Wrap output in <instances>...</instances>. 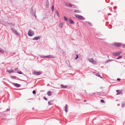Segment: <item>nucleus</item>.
<instances>
[{
    "label": "nucleus",
    "mask_w": 125,
    "mask_h": 125,
    "mask_svg": "<svg viewBox=\"0 0 125 125\" xmlns=\"http://www.w3.org/2000/svg\"><path fill=\"white\" fill-rule=\"evenodd\" d=\"M113 45L116 47H121L122 45L123 47L125 48V44H123L121 43L115 42L114 43Z\"/></svg>",
    "instance_id": "nucleus-1"
},
{
    "label": "nucleus",
    "mask_w": 125,
    "mask_h": 125,
    "mask_svg": "<svg viewBox=\"0 0 125 125\" xmlns=\"http://www.w3.org/2000/svg\"><path fill=\"white\" fill-rule=\"evenodd\" d=\"M75 16L76 18L81 20H84L85 19V18L84 17L80 15L76 14L75 15Z\"/></svg>",
    "instance_id": "nucleus-2"
},
{
    "label": "nucleus",
    "mask_w": 125,
    "mask_h": 125,
    "mask_svg": "<svg viewBox=\"0 0 125 125\" xmlns=\"http://www.w3.org/2000/svg\"><path fill=\"white\" fill-rule=\"evenodd\" d=\"M28 34L29 36H31L33 35H34V32L32 31L30 29L28 31Z\"/></svg>",
    "instance_id": "nucleus-3"
},
{
    "label": "nucleus",
    "mask_w": 125,
    "mask_h": 125,
    "mask_svg": "<svg viewBox=\"0 0 125 125\" xmlns=\"http://www.w3.org/2000/svg\"><path fill=\"white\" fill-rule=\"evenodd\" d=\"M42 72L41 71H39V72H37L36 71H34L33 72V73L35 75L38 76L42 74Z\"/></svg>",
    "instance_id": "nucleus-4"
},
{
    "label": "nucleus",
    "mask_w": 125,
    "mask_h": 125,
    "mask_svg": "<svg viewBox=\"0 0 125 125\" xmlns=\"http://www.w3.org/2000/svg\"><path fill=\"white\" fill-rule=\"evenodd\" d=\"M121 52L120 51H118L116 52L113 53L112 55L115 56H117L120 54Z\"/></svg>",
    "instance_id": "nucleus-5"
},
{
    "label": "nucleus",
    "mask_w": 125,
    "mask_h": 125,
    "mask_svg": "<svg viewBox=\"0 0 125 125\" xmlns=\"http://www.w3.org/2000/svg\"><path fill=\"white\" fill-rule=\"evenodd\" d=\"M11 31H12L13 33L15 34L16 35H19L18 33L17 32V31H16L15 29H13L12 28H11Z\"/></svg>",
    "instance_id": "nucleus-6"
},
{
    "label": "nucleus",
    "mask_w": 125,
    "mask_h": 125,
    "mask_svg": "<svg viewBox=\"0 0 125 125\" xmlns=\"http://www.w3.org/2000/svg\"><path fill=\"white\" fill-rule=\"evenodd\" d=\"M42 37L41 36H38L35 37L33 39V40H37L39 39Z\"/></svg>",
    "instance_id": "nucleus-7"
},
{
    "label": "nucleus",
    "mask_w": 125,
    "mask_h": 125,
    "mask_svg": "<svg viewBox=\"0 0 125 125\" xmlns=\"http://www.w3.org/2000/svg\"><path fill=\"white\" fill-rule=\"evenodd\" d=\"M13 84L16 87L19 88L21 86V85L17 83H13Z\"/></svg>",
    "instance_id": "nucleus-8"
},
{
    "label": "nucleus",
    "mask_w": 125,
    "mask_h": 125,
    "mask_svg": "<svg viewBox=\"0 0 125 125\" xmlns=\"http://www.w3.org/2000/svg\"><path fill=\"white\" fill-rule=\"evenodd\" d=\"M46 58H55V57L54 55H47L46 56Z\"/></svg>",
    "instance_id": "nucleus-9"
},
{
    "label": "nucleus",
    "mask_w": 125,
    "mask_h": 125,
    "mask_svg": "<svg viewBox=\"0 0 125 125\" xmlns=\"http://www.w3.org/2000/svg\"><path fill=\"white\" fill-rule=\"evenodd\" d=\"M69 22L71 24H73L74 23V21L71 18L69 19Z\"/></svg>",
    "instance_id": "nucleus-10"
},
{
    "label": "nucleus",
    "mask_w": 125,
    "mask_h": 125,
    "mask_svg": "<svg viewBox=\"0 0 125 125\" xmlns=\"http://www.w3.org/2000/svg\"><path fill=\"white\" fill-rule=\"evenodd\" d=\"M31 14L33 16H34L36 17L35 16V11H31Z\"/></svg>",
    "instance_id": "nucleus-11"
},
{
    "label": "nucleus",
    "mask_w": 125,
    "mask_h": 125,
    "mask_svg": "<svg viewBox=\"0 0 125 125\" xmlns=\"http://www.w3.org/2000/svg\"><path fill=\"white\" fill-rule=\"evenodd\" d=\"M116 91L117 92V93L116 94L117 95L120 94L122 93V91L119 90H116Z\"/></svg>",
    "instance_id": "nucleus-12"
},
{
    "label": "nucleus",
    "mask_w": 125,
    "mask_h": 125,
    "mask_svg": "<svg viewBox=\"0 0 125 125\" xmlns=\"http://www.w3.org/2000/svg\"><path fill=\"white\" fill-rule=\"evenodd\" d=\"M68 106L66 104L65 107V112L67 113L68 111Z\"/></svg>",
    "instance_id": "nucleus-13"
},
{
    "label": "nucleus",
    "mask_w": 125,
    "mask_h": 125,
    "mask_svg": "<svg viewBox=\"0 0 125 125\" xmlns=\"http://www.w3.org/2000/svg\"><path fill=\"white\" fill-rule=\"evenodd\" d=\"M60 86L62 88H66L67 87V85H64L63 84H62Z\"/></svg>",
    "instance_id": "nucleus-14"
},
{
    "label": "nucleus",
    "mask_w": 125,
    "mask_h": 125,
    "mask_svg": "<svg viewBox=\"0 0 125 125\" xmlns=\"http://www.w3.org/2000/svg\"><path fill=\"white\" fill-rule=\"evenodd\" d=\"M97 76L100 77V78H102L103 77L102 76H101L100 75V74L99 73H96V74H95Z\"/></svg>",
    "instance_id": "nucleus-15"
},
{
    "label": "nucleus",
    "mask_w": 125,
    "mask_h": 125,
    "mask_svg": "<svg viewBox=\"0 0 125 125\" xmlns=\"http://www.w3.org/2000/svg\"><path fill=\"white\" fill-rule=\"evenodd\" d=\"M65 5L67 6H69L71 7H72L73 6L72 4L69 3H66Z\"/></svg>",
    "instance_id": "nucleus-16"
},
{
    "label": "nucleus",
    "mask_w": 125,
    "mask_h": 125,
    "mask_svg": "<svg viewBox=\"0 0 125 125\" xmlns=\"http://www.w3.org/2000/svg\"><path fill=\"white\" fill-rule=\"evenodd\" d=\"M7 71L10 73H13L14 72V71L12 69H11L10 70H8Z\"/></svg>",
    "instance_id": "nucleus-17"
},
{
    "label": "nucleus",
    "mask_w": 125,
    "mask_h": 125,
    "mask_svg": "<svg viewBox=\"0 0 125 125\" xmlns=\"http://www.w3.org/2000/svg\"><path fill=\"white\" fill-rule=\"evenodd\" d=\"M113 60H107L105 62V63H108L109 62H111V61H112Z\"/></svg>",
    "instance_id": "nucleus-18"
},
{
    "label": "nucleus",
    "mask_w": 125,
    "mask_h": 125,
    "mask_svg": "<svg viewBox=\"0 0 125 125\" xmlns=\"http://www.w3.org/2000/svg\"><path fill=\"white\" fill-rule=\"evenodd\" d=\"M63 25V24L61 22L60 23L59 25V27L62 28Z\"/></svg>",
    "instance_id": "nucleus-19"
},
{
    "label": "nucleus",
    "mask_w": 125,
    "mask_h": 125,
    "mask_svg": "<svg viewBox=\"0 0 125 125\" xmlns=\"http://www.w3.org/2000/svg\"><path fill=\"white\" fill-rule=\"evenodd\" d=\"M4 51L2 49L0 48V53H4Z\"/></svg>",
    "instance_id": "nucleus-20"
},
{
    "label": "nucleus",
    "mask_w": 125,
    "mask_h": 125,
    "mask_svg": "<svg viewBox=\"0 0 125 125\" xmlns=\"http://www.w3.org/2000/svg\"><path fill=\"white\" fill-rule=\"evenodd\" d=\"M81 12V11L79 10H76L74 11V12L75 13H80Z\"/></svg>",
    "instance_id": "nucleus-21"
},
{
    "label": "nucleus",
    "mask_w": 125,
    "mask_h": 125,
    "mask_svg": "<svg viewBox=\"0 0 125 125\" xmlns=\"http://www.w3.org/2000/svg\"><path fill=\"white\" fill-rule=\"evenodd\" d=\"M89 61L90 62L92 63L93 62V61L94 60H93V58H91L89 59Z\"/></svg>",
    "instance_id": "nucleus-22"
},
{
    "label": "nucleus",
    "mask_w": 125,
    "mask_h": 125,
    "mask_svg": "<svg viewBox=\"0 0 125 125\" xmlns=\"http://www.w3.org/2000/svg\"><path fill=\"white\" fill-rule=\"evenodd\" d=\"M47 94L49 96H51V92L50 91L48 92Z\"/></svg>",
    "instance_id": "nucleus-23"
},
{
    "label": "nucleus",
    "mask_w": 125,
    "mask_h": 125,
    "mask_svg": "<svg viewBox=\"0 0 125 125\" xmlns=\"http://www.w3.org/2000/svg\"><path fill=\"white\" fill-rule=\"evenodd\" d=\"M64 20L66 21H68V20L67 19V18L65 16H64L63 17Z\"/></svg>",
    "instance_id": "nucleus-24"
},
{
    "label": "nucleus",
    "mask_w": 125,
    "mask_h": 125,
    "mask_svg": "<svg viewBox=\"0 0 125 125\" xmlns=\"http://www.w3.org/2000/svg\"><path fill=\"white\" fill-rule=\"evenodd\" d=\"M39 56L41 58H46V56H44L43 55H39Z\"/></svg>",
    "instance_id": "nucleus-25"
},
{
    "label": "nucleus",
    "mask_w": 125,
    "mask_h": 125,
    "mask_svg": "<svg viewBox=\"0 0 125 125\" xmlns=\"http://www.w3.org/2000/svg\"><path fill=\"white\" fill-rule=\"evenodd\" d=\"M92 63L94 64H97V62L96 61L93 60Z\"/></svg>",
    "instance_id": "nucleus-26"
},
{
    "label": "nucleus",
    "mask_w": 125,
    "mask_h": 125,
    "mask_svg": "<svg viewBox=\"0 0 125 125\" xmlns=\"http://www.w3.org/2000/svg\"><path fill=\"white\" fill-rule=\"evenodd\" d=\"M10 78L12 79H15L16 78V77L15 76H10Z\"/></svg>",
    "instance_id": "nucleus-27"
},
{
    "label": "nucleus",
    "mask_w": 125,
    "mask_h": 125,
    "mask_svg": "<svg viewBox=\"0 0 125 125\" xmlns=\"http://www.w3.org/2000/svg\"><path fill=\"white\" fill-rule=\"evenodd\" d=\"M56 12L57 15V16H58L59 17V13L58 12V11L57 10H56Z\"/></svg>",
    "instance_id": "nucleus-28"
},
{
    "label": "nucleus",
    "mask_w": 125,
    "mask_h": 125,
    "mask_svg": "<svg viewBox=\"0 0 125 125\" xmlns=\"http://www.w3.org/2000/svg\"><path fill=\"white\" fill-rule=\"evenodd\" d=\"M17 73L19 74H22V73L21 71H17Z\"/></svg>",
    "instance_id": "nucleus-29"
},
{
    "label": "nucleus",
    "mask_w": 125,
    "mask_h": 125,
    "mask_svg": "<svg viewBox=\"0 0 125 125\" xmlns=\"http://www.w3.org/2000/svg\"><path fill=\"white\" fill-rule=\"evenodd\" d=\"M51 9H52V11H54V6H52V8H51Z\"/></svg>",
    "instance_id": "nucleus-30"
},
{
    "label": "nucleus",
    "mask_w": 125,
    "mask_h": 125,
    "mask_svg": "<svg viewBox=\"0 0 125 125\" xmlns=\"http://www.w3.org/2000/svg\"><path fill=\"white\" fill-rule=\"evenodd\" d=\"M32 93L33 94H36V91L35 90H33L32 91Z\"/></svg>",
    "instance_id": "nucleus-31"
},
{
    "label": "nucleus",
    "mask_w": 125,
    "mask_h": 125,
    "mask_svg": "<svg viewBox=\"0 0 125 125\" xmlns=\"http://www.w3.org/2000/svg\"><path fill=\"white\" fill-rule=\"evenodd\" d=\"M8 24H10L12 26H14V24H13L12 23H8Z\"/></svg>",
    "instance_id": "nucleus-32"
},
{
    "label": "nucleus",
    "mask_w": 125,
    "mask_h": 125,
    "mask_svg": "<svg viewBox=\"0 0 125 125\" xmlns=\"http://www.w3.org/2000/svg\"><path fill=\"white\" fill-rule=\"evenodd\" d=\"M10 110V108H7L5 111V112H8Z\"/></svg>",
    "instance_id": "nucleus-33"
},
{
    "label": "nucleus",
    "mask_w": 125,
    "mask_h": 125,
    "mask_svg": "<svg viewBox=\"0 0 125 125\" xmlns=\"http://www.w3.org/2000/svg\"><path fill=\"white\" fill-rule=\"evenodd\" d=\"M122 58V57L121 56H119L117 58V59H119Z\"/></svg>",
    "instance_id": "nucleus-34"
},
{
    "label": "nucleus",
    "mask_w": 125,
    "mask_h": 125,
    "mask_svg": "<svg viewBox=\"0 0 125 125\" xmlns=\"http://www.w3.org/2000/svg\"><path fill=\"white\" fill-rule=\"evenodd\" d=\"M101 102L102 103H104V100L102 99L101 100Z\"/></svg>",
    "instance_id": "nucleus-35"
},
{
    "label": "nucleus",
    "mask_w": 125,
    "mask_h": 125,
    "mask_svg": "<svg viewBox=\"0 0 125 125\" xmlns=\"http://www.w3.org/2000/svg\"><path fill=\"white\" fill-rule=\"evenodd\" d=\"M76 58H75L74 59H75V60H76V59H77V58H78V55L77 54V55H76Z\"/></svg>",
    "instance_id": "nucleus-36"
},
{
    "label": "nucleus",
    "mask_w": 125,
    "mask_h": 125,
    "mask_svg": "<svg viewBox=\"0 0 125 125\" xmlns=\"http://www.w3.org/2000/svg\"><path fill=\"white\" fill-rule=\"evenodd\" d=\"M125 103H124V104L123 103L122 105V107H124V106H125Z\"/></svg>",
    "instance_id": "nucleus-37"
},
{
    "label": "nucleus",
    "mask_w": 125,
    "mask_h": 125,
    "mask_svg": "<svg viewBox=\"0 0 125 125\" xmlns=\"http://www.w3.org/2000/svg\"><path fill=\"white\" fill-rule=\"evenodd\" d=\"M43 99L45 100H47V98L45 96L43 97Z\"/></svg>",
    "instance_id": "nucleus-38"
},
{
    "label": "nucleus",
    "mask_w": 125,
    "mask_h": 125,
    "mask_svg": "<svg viewBox=\"0 0 125 125\" xmlns=\"http://www.w3.org/2000/svg\"><path fill=\"white\" fill-rule=\"evenodd\" d=\"M48 104L49 105H52V104L51 103H50V101L48 102Z\"/></svg>",
    "instance_id": "nucleus-39"
},
{
    "label": "nucleus",
    "mask_w": 125,
    "mask_h": 125,
    "mask_svg": "<svg viewBox=\"0 0 125 125\" xmlns=\"http://www.w3.org/2000/svg\"><path fill=\"white\" fill-rule=\"evenodd\" d=\"M18 68H15L14 70L15 71H17V70H18Z\"/></svg>",
    "instance_id": "nucleus-40"
},
{
    "label": "nucleus",
    "mask_w": 125,
    "mask_h": 125,
    "mask_svg": "<svg viewBox=\"0 0 125 125\" xmlns=\"http://www.w3.org/2000/svg\"><path fill=\"white\" fill-rule=\"evenodd\" d=\"M88 23L90 25H92V23H91V22H88Z\"/></svg>",
    "instance_id": "nucleus-41"
},
{
    "label": "nucleus",
    "mask_w": 125,
    "mask_h": 125,
    "mask_svg": "<svg viewBox=\"0 0 125 125\" xmlns=\"http://www.w3.org/2000/svg\"><path fill=\"white\" fill-rule=\"evenodd\" d=\"M121 80V79L120 78H118L117 79V80L118 81H120Z\"/></svg>",
    "instance_id": "nucleus-42"
},
{
    "label": "nucleus",
    "mask_w": 125,
    "mask_h": 125,
    "mask_svg": "<svg viewBox=\"0 0 125 125\" xmlns=\"http://www.w3.org/2000/svg\"><path fill=\"white\" fill-rule=\"evenodd\" d=\"M117 8V6H115L114 7V9H115Z\"/></svg>",
    "instance_id": "nucleus-43"
},
{
    "label": "nucleus",
    "mask_w": 125,
    "mask_h": 125,
    "mask_svg": "<svg viewBox=\"0 0 125 125\" xmlns=\"http://www.w3.org/2000/svg\"><path fill=\"white\" fill-rule=\"evenodd\" d=\"M33 9H32V7L31 8V11H33Z\"/></svg>",
    "instance_id": "nucleus-44"
},
{
    "label": "nucleus",
    "mask_w": 125,
    "mask_h": 125,
    "mask_svg": "<svg viewBox=\"0 0 125 125\" xmlns=\"http://www.w3.org/2000/svg\"><path fill=\"white\" fill-rule=\"evenodd\" d=\"M98 93H93V94H97Z\"/></svg>",
    "instance_id": "nucleus-45"
},
{
    "label": "nucleus",
    "mask_w": 125,
    "mask_h": 125,
    "mask_svg": "<svg viewBox=\"0 0 125 125\" xmlns=\"http://www.w3.org/2000/svg\"><path fill=\"white\" fill-rule=\"evenodd\" d=\"M111 14L110 13L108 14V15H111Z\"/></svg>",
    "instance_id": "nucleus-46"
},
{
    "label": "nucleus",
    "mask_w": 125,
    "mask_h": 125,
    "mask_svg": "<svg viewBox=\"0 0 125 125\" xmlns=\"http://www.w3.org/2000/svg\"><path fill=\"white\" fill-rule=\"evenodd\" d=\"M9 0L11 2H12V0Z\"/></svg>",
    "instance_id": "nucleus-47"
},
{
    "label": "nucleus",
    "mask_w": 125,
    "mask_h": 125,
    "mask_svg": "<svg viewBox=\"0 0 125 125\" xmlns=\"http://www.w3.org/2000/svg\"><path fill=\"white\" fill-rule=\"evenodd\" d=\"M84 92H85V93H86V90H84Z\"/></svg>",
    "instance_id": "nucleus-48"
},
{
    "label": "nucleus",
    "mask_w": 125,
    "mask_h": 125,
    "mask_svg": "<svg viewBox=\"0 0 125 125\" xmlns=\"http://www.w3.org/2000/svg\"><path fill=\"white\" fill-rule=\"evenodd\" d=\"M86 101L85 100L84 101V102H86Z\"/></svg>",
    "instance_id": "nucleus-49"
},
{
    "label": "nucleus",
    "mask_w": 125,
    "mask_h": 125,
    "mask_svg": "<svg viewBox=\"0 0 125 125\" xmlns=\"http://www.w3.org/2000/svg\"><path fill=\"white\" fill-rule=\"evenodd\" d=\"M113 4V3H111V4Z\"/></svg>",
    "instance_id": "nucleus-50"
},
{
    "label": "nucleus",
    "mask_w": 125,
    "mask_h": 125,
    "mask_svg": "<svg viewBox=\"0 0 125 125\" xmlns=\"http://www.w3.org/2000/svg\"><path fill=\"white\" fill-rule=\"evenodd\" d=\"M17 80H19V78H17Z\"/></svg>",
    "instance_id": "nucleus-51"
},
{
    "label": "nucleus",
    "mask_w": 125,
    "mask_h": 125,
    "mask_svg": "<svg viewBox=\"0 0 125 125\" xmlns=\"http://www.w3.org/2000/svg\"><path fill=\"white\" fill-rule=\"evenodd\" d=\"M69 67H71V66H69Z\"/></svg>",
    "instance_id": "nucleus-52"
},
{
    "label": "nucleus",
    "mask_w": 125,
    "mask_h": 125,
    "mask_svg": "<svg viewBox=\"0 0 125 125\" xmlns=\"http://www.w3.org/2000/svg\"><path fill=\"white\" fill-rule=\"evenodd\" d=\"M34 109L33 108V110Z\"/></svg>",
    "instance_id": "nucleus-53"
},
{
    "label": "nucleus",
    "mask_w": 125,
    "mask_h": 125,
    "mask_svg": "<svg viewBox=\"0 0 125 125\" xmlns=\"http://www.w3.org/2000/svg\"><path fill=\"white\" fill-rule=\"evenodd\" d=\"M124 66L125 67V65H124Z\"/></svg>",
    "instance_id": "nucleus-54"
}]
</instances>
